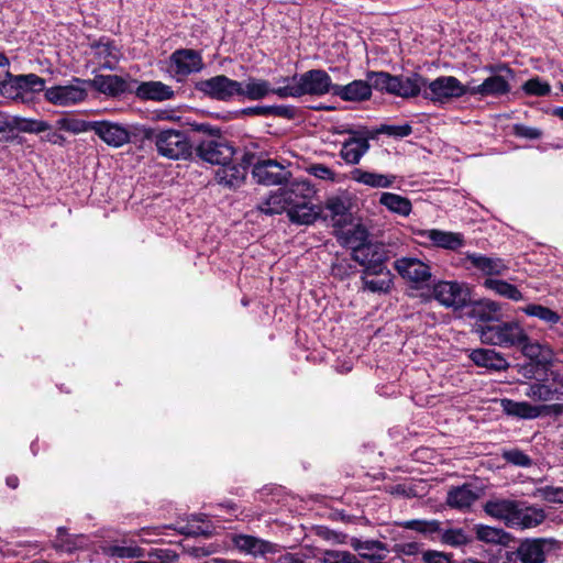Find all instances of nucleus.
<instances>
[{
    "instance_id": "46",
    "label": "nucleus",
    "mask_w": 563,
    "mask_h": 563,
    "mask_svg": "<svg viewBox=\"0 0 563 563\" xmlns=\"http://www.w3.org/2000/svg\"><path fill=\"white\" fill-rule=\"evenodd\" d=\"M522 90L529 96H547L551 91V87L547 81L541 80L539 77L531 78L522 85Z\"/></svg>"
},
{
    "instance_id": "56",
    "label": "nucleus",
    "mask_w": 563,
    "mask_h": 563,
    "mask_svg": "<svg viewBox=\"0 0 563 563\" xmlns=\"http://www.w3.org/2000/svg\"><path fill=\"white\" fill-rule=\"evenodd\" d=\"M353 364V357H351L350 354H340L335 358L333 366L339 373H347L352 369Z\"/></svg>"
},
{
    "instance_id": "1",
    "label": "nucleus",
    "mask_w": 563,
    "mask_h": 563,
    "mask_svg": "<svg viewBox=\"0 0 563 563\" xmlns=\"http://www.w3.org/2000/svg\"><path fill=\"white\" fill-rule=\"evenodd\" d=\"M485 514L509 528L531 529L540 526L545 520V511L542 508L529 505L522 500L493 497L483 505Z\"/></svg>"
},
{
    "instance_id": "24",
    "label": "nucleus",
    "mask_w": 563,
    "mask_h": 563,
    "mask_svg": "<svg viewBox=\"0 0 563 563\" xmlns=\"http://www.w3.org/2000/svg\"><path fill=\"white\" fill-rule=\"evenodd\" d=\"M419 235L430 241L434 246L450 251H456L464 246L463 234L456 232L430 229L421 231Z\"/></svg>"
},
{
    "instance_id": "5",
    "label": "nucleus",
    "mask_w": 563,
    "mask_h": 563,
    "mask_svg": "<svg viewBox=\"0 0 563 563\" xmlns=\"http://www.w3.org/2000/svg\"><path fill=\"white\" fill-rule=\"evenodd\" d=\"M479 338L483 343L501 347L530 346L529 338L517 322H503L494 325L482 327Z\"/></svg>"
},
{
    "instance_id": "17",
    "label": "nucleus",
    "mask_w": 563,
    "mask_h": 563,
    "mask_svg": "<svg viewBox=\"0 0 563 563\" xmlns=\"http://www.w3.org/2000/svg\"><path fill=\"white\" fill-rule=\"evenodd\" d=\"M45 80L35 74L11 76L3 85V93L15 99L23 97L25 92L45 91Z\"/></svg>"
},
{
    "instance_id": "4",
    "label": "nucleus",
    "mask_w": 563,
    "mask_h": 563,
    "mask_svg": "<svg viewBox=\"0 0 563 563\" xmlns=\"http://www.w3.org/2000/svg\"><path fill=\"white\" fill-rule=\"evenodd\" d=\"M146 139L154 142L157 153L169 159H186L192 153V144L186 131L175 129L148 130Z\"/></svg>"
},
{
    "instance_id": "13",
    "label": "nucleus",
    "mask_w": 563,
    "mask_h": 563,
    "mask_svg": "<svg viewBox=\"0 0 563 563\" xmlns=\"http://www.w3.org/2000/svg\"><path fill=\"white\" fill-rule=\"evenodd\" d=\"M92 132L111 147H122L131 141L126 124L112 121H92Z\"/></svg>"
},
{
    "instance_id": "54",
    "label": "nucleus",
    "mask_w": 563,
    "mask_h": 563,
    "mask_svg": "<svg viewBox=\"0 0 563 563\" xmlns=\"http://www.w3.org/2000/svg\"><path fill=\"white\" fill-rule=\"evenodd\" d=\"M241 112L245 115L267 117L272 114H280L282 108L276 106H255L245 108Z\"/></svg>"
},
{
    "instance_id": "43",
    "label": "nucleus",
    "mask_w": 563,
    "mask_h": 563,
    "mask_svg": "<svg viewBox=\"0 0 563 563\" xmlns=\"http://www.w3.org/2000/svg\"><path fill=\"white\" fill-rule=\"evenodd\" d=\"M55 125L57 129L69 132L71 134H80L87 131H92V122H87L71 115H65L57 119Z\"/></svg>"
},
{
    "instance_id": "36",
    "label": "nucleus",
    "mask_w": 563,
    "mask_h": 563,
    "mask_svg": "<svg viewBox=\"0 0 563 563\" xmlns=\"http://www.w3.org/2000/svg\"><path fill=\"white\" fill-rule=\"evenodd\" d=\"M351 547L358 552V554L369 560H382L385 558L387 551L386 545L377 540H361L353 538Z\"/></svg>"
},
{
    "instance_id": "23",
    "label": "nucleus",
    "mask_w": 563,
    "mask_h": 563,
    "mask_svg": "<svg viewBox=\"0 0 563 563\" xmlns=\"http://www.w3.org/2000/svg\"><path fill=\"white\" fill-rule=\"evenodd\" d=\"M87 81L88 88L91 87L109 97H118L129 91L128 81L118 75H96Z\"/></svg>"
},
{
    "instance_id": "27",
    "label": "nucleus",
    "mask_w": 563,
    "mask_h": 563,
    "mask_svg": "<svg viewBox=\"0 0 563 563\" xmlns=\"http://www.w3.org/2000/svg\"><path fill=\"white\" fill-rule=\"evenodd\" d=\"M479 498L478 492L471 484L451 487L446 495V505L451 508L464 510Z\"/></svg>"
},
{
    "instance_id": "41",
    "label": "nucleus",
    "mask_w": 563,
    "mask_h": 563,
    "mask_svg": "<svg viewBox=\"0 0 563 563\" xmlns=\"http://www.w3.org/2000/svg\"><path fill=\"white\" fill-rule=\"evenodd\" d=\"M484 286L487 289L495 291L497 295L507 299L519 301L522 299L521 291L512 284H509L501 279L487 278L484 282Z\"/></svg>"
},
{
    "instance_id": "58",
    "label": "nucleus",
    "mask_w": 563,
    "mask_h": 563,
    "mask_svg": "<svg viewBox=\"0 0 563 563\" xmlns=\"http://www.w3.org/2000/svg\"><path fill=\"white\" fill-rule=\"evenodd\" d=\"M386 132L389 135H393V136L405 137V136H408V135L411 134L412 129L408 124H405V125H389V126H387Z\"/></svg>"
},
{
    "instance_id": "16",
    "label": "nucleus",
    "mask_w": 563,
    "mask_h": 563,
    "mask_svg": "<svg viewBox=\"0 0 563 563\" xmlns=\"http://www.w3.org/2000/svg\"><path fill=\"white\" fill-rule=\"evenodd\" d=\"M253 153H245L242 158L243 165L233 164L231 161L220 165L216 172L217 181L229 188L239 187L243 184L246 168L253 164Z\"/></svg>"
},
{
    "instance_id": "8",
    "label": "nucleus",
    "mask_w": 563,
    "mask_h": 563,
    "mask_svg": "<svg viewBox=\"0 0 563 563\" xmlns=\"http://www.w3.org/2000/svg\"><path fill=\"white\" fill-rule=\"evenodd\" d=\"M352 258L362 266V274H371L388 269L387 263L391 258V251L383 243L368 242L355 250Z\"/></svg>"
},
{
    "instance_id": "62",
    "label": "nucleus",
    "mask_w": 563,
    "mask_h": 563,
    "mask_svg": "<svg viewBox=\"0 0 563 563\" xmlns=\"http://www.w3.org/2000/svg\"><path fill=\"white\" fill-rule=\"evenodd\" d=\"M278 563H306L303 559H301L297 554L285 553L279 556Z\"/></svg>"
},
{
    "instance_id": "35",
    "label": "nucleus",
    "mask_w": 563,
    "mask_h": 563,
    "mask_svg": "<svg viewBox=\"0 0 563 563\" xmlns=\"http://www.w3.org/2000/svg\"><path fill=\"white\" fill-rule=\"evenodd\" d=\"M285 187L278 188L277 190L271 191L262 201L257 205V209L267 216L280 214L284 211L287 212Z\"/></svg>"
},
{
    "instance_id": "32",
    "label": "nucleus",
    "mask_w": 563,
    "mask_h": 563,
    "mask_svg": "<svg viewBox=\"0 0 563 563\" xmlns=\"http://www.w3.org/2000/svg\"><path fill=\"white\" fill-rule=\"evenodd\" d=\"M241 89L238 97H244L249 100H261L271 93L276 95L277 88H273L269 81L261 78L251 77L241 81Z\"/></svg>"
},
{
    "instance_id": "12",
    "label": "nucleus",
    "mask_w": 563,
    "mask_h": 563,
    "mask_svg": "<svg viewBox=\"0 0 563 563\" xmlns=\"http://www.w3.org/2000/svg\"><path fill=\"white\" fill-rule=\"evenodd\" d=\"M428 90L424 91L427 98L437 102H444L454 98H460L466 93L470 95V87L464 86L454 76H441L427 82Z\"/></svg>"
},
{
    "instance_id": "26",
    "label": "nucleus",
    "mask_w": 563,
    "mask_h": 563,
    "mask_svg": "<svg viewBox=\"0 0 563 563\" xmlns=\"http://www.w3.org/2000/svg\"><path fill=\"white\" fill-rule=\"evenodd\" d=\"M350 178L355 183L371 188H393L397 176L393 174H380L364 170L362 168H354L350 173Z\"/></svg>"
},
{
    "instance_id": "52",
    "label": "nucleus",
    "mask_w": 563,
    "mask_h": 563,
    "mask_svg": "<svg viewBox=\"0 0 563 563\" xmlns=\"http://www.w3.org/2000/svg\"><path fill=\"white\" fill-rule=\"evenodd\" d=\"M175 555L172 551L157 549L151 552L145 560L136 561L134 563H174Z\"/></svg>"
},
{
    "instance_id": "28",
    "label": "nucleus",
    "mask_w": 563,
    "mask_h": 563,
    "mask_svg": "<svg viewBox=\"0 0 563 563\" xmlns=\"http://www.w3.org/2000/svg\"><path fill=\"white\" fill-rule=\"evenodd\" d=\"M135 95L142 100L166 101L175 96L173 88L162 81H143L135 89Z\"/></svg>"
},
{
    "instance_id": "30",
    "label": "nucleus",
    "mask_w": 563,
    "mask_h": 563,
    "mask_svg": "<svg viewBox=\"0 0 563 563\" xmlns=\"http://www.w3.org/2000/svg\"><path fill=\"white\" fill-rule=\"evenodd\" d=\"M361 280L363 284V290L373 294H388L394 284V275L389 269L382 272L362 274Z\"/></svg>"
},
{
    "instance_id": "3",
    "label": "nucleus",
    "mask_w": 563,
    "mask_h": 563,
    "mask_svg": "<svg viewBox=\"0 0 563 563\" xmlns=\"http://www.w3.org/2000/svg\"><path fill=\"white\" fill-rule=\"evenodd\" d=\"M283 82H287L283 87H278L276 95L279 98H298L303 95L323 96L329 92L332 93L331 77L327 71L321 69H311L299 77L294 76L292 78H284Z\"/></svg>"
},
{
    "instance_id": "22",
    "label": "nucleus",
    "mask_w": 563,
    "mask_h": 563,
    "mask_svg": "<svg viewBox=\"0 0 563 563\" xmlns=\"http://www.w3.org/2000/svg\"><path fill=\"white\" fill-rule=\"evenodd\" d=\"M332 95L344 101L361 102L372 96V86L367 80H353L347 85H336L332 88Z\"/></svg>"
},
{
    "instance_id": "47",
    "label": "nucleus",
    "mask_w": 563,
    "mask_h": 563,
    "mask_svg": "<svg viewBox=\"0 0 563 563\" xmlns=\"http://www.w3.org/2000/svg\"><path fill=\"white\" fill-rule=\"evenodd\" d=\"M501 456L507 463L520 467H530L533 463L531 457L519 449L506 450Z\"/></svg>"
},
{
    "instance_id": "9",
    "label": "nucleus",
    "mask_w": 563,
    "mask_h": 563,
    "mask_svg": "<svg viewBox=\"0 0 563 563\" xmlns=\"http://www.w3.org/2000/svg\"><path fill=\"white\" fill-rule=\"evenodd\" d=\"M241 81L231 79L224 75L199 80L196 89L211 99L218 101H230L238 97L241 89Z\"/></svg>"
},
{
    "instance_id": "33",
    "label": "nucleus",
    "mask_w": 563,
    "mask_h": 563,
    "mask_svg": "<svg viewBox=\"0 0 563 563\" xmlns=\"http://www.w3.org/2000/svg\"><path fill=\"white\" fill-rule=\"evenodd\" d=\"M369 142L365 137H351L343 142L340 156L349 165H356L368 152Z\"/></svg>"
},
{
    "instance_id": "39",
    "label": "nucleus",
    "mask_w": 563,
    "mask_h": 563,
    "mask_svg": "<svg viewBox=\"0 0 563 563\" xmlns=\"http://www.w3.org/2000/svg\"><path fill=\"white\" fill-rule=\"evenodd\" d=\"M106 554L118 559H135L144 554V549L139 547L134 541L122 540L106 548Z\"/></svg>"
},
{
    "instance_id": "61",
    "label": "nucleus",
    "mask_w": 563,
    "mask_h": 563,
    "mask_svg": "<svg viewBox=\"0 0 563 563\" xmlns=\"http://www.w3.org/2000/svg\"><path fill=\"white\" fill-rule=\"evenodd\" d=\"M27 132L41 133L49 130V124L42 120L30 121L24 128Z\"/></svg>"
},
{
    "instance_id": "18",
    "label": "nucleus",
    "mask_w": 563,
    "mask_h": 563,
    "mask_svg": "<svg viewBox=\"0 0 563 563\" xmlns=\"http://www.w3.org/2000/svg\"><path fill=\"white\" fill-rule=\"evenodd\" d=\"M506 75H494L486 78L481 85L470 87V95L481 97H499L510 91L509 79L514 77L512 70L503 67Z\"/></svg>"
},
{
    "instance_id": "19",
    "label": "nucleus",
    "mask_w": 563,
    "mask_h": 563,
    "mask_svg": "<svg viewBox=\"0 0 563 563\" xmlns=\"http://www.w3.org/2000/svg\"><path fill=\"white\" fill-rule=\"evenodd\" d=\"M395 269L409 282L421 285L431 278L430 267L415 257H401L395 262Z\"/></svg>"
},
{
    "instance_id": "10",
    "label": "nucleus",
    "mask_w": 563,
    "mask_h": 563,
    "mask_svg": "<svg viewBox=\"0 0 563 563\" xmlns=\"http://www.w3.org/2000/svg\"><path fill=\"white\" fill-rule=\"evenodd\" d=\"M252 165L253 178L265 186L286 185L292 176L287 166L276 159H258Z\"/></svg>"
},
{
    "instance_id": "50",
    "label": "nucleus",
    "mask_w": 563,
    "mask_h": 563,
    "mask_svg": "<svg viewBox=\"0 0 563 563\" xmlns=\"http://www.w3.org/2000/svg\"><path fill=\"white\" fill-rule=\"evenodd\" d=\"M325 563H361L356 556L346 551H327L324 553Z\"/></svg>"
},
{
    "instance_id": "40",
    "label": "nucleus",
    "mask_w": 563,
    "mask_h": 563,
    "mask_svg": "<svg viewBox=\"0 0 563 563\" xmlns=\"http://www.w3.org/2000/svg\"><path fill=\"white\" fill-rule=\"evenodd\" d=\"M476 538L486 543L506 545L511 540V534L504 529L489 526H477Z\"/></svg>"
},
{
    "instance_id": "6",
    "label": "nucleus",
    "mask_w": 563,
    "mask_h": 563,
    "mask_svg": "<svg viewBox=\"0 0 563 563\" xmlns=\"http://www.w3.org/2000/svg\"><path fill=\"white\" fill-rule=\"evenodd\" d=\"M88 97V81L73 78L66 85H56L45 89V99L58 107H71L85 101Z\"/></svg>"
},
{
    "instance_id": "15",
    "label": "nucleus",
    "mask_w": 563,
    "mask_h": 563,
    "mask_svg": "<svg viewBox=\"0 0 563 563\" xmlns=\"http://www.w3.org/2000/svg\"><path fill=\"white\" fill-rule=\"evenodd\" d=\"M435 299L445 307L460 309L470 300L468 289L456 282H439L434 285Z\"/></svg>"
},
{
    "instance_id": "37",
    "label": "nucleus",
    "mask_w": 563,
    "mask_h": 563,
    "mask_svg": "<svg viewBox=\"0 0 563 563\" xmlns=\"http://www.w3.org/2000/svg\"><path fill=\"white\" fill-rule=\"evenodd\" d=\"M379 203L388 211L401 217H408L412 211V205L408 198L393 192H382Z\"/></svg>"
},
{
    "instance_id": "51",
    "label": "nucleus",
    "mask_w": 563,
    "mask_h": 563,
    "mask_svg": "<svg viewBox=\"0 0 563 563\" xmlns=\"http://www.w3.org/2000/svg\"><path fill=\"white\" fill-rule=\"evenodd\" d=\"M325 206L333 217H344L349 210L347 201L338 196L329 198Z\"/></svg>"
},
{
    "instance_id": "48",
    "label": "nucleus",
    "mask_w": 563,
    "mask_h": 563,
    "mask_svg": "<svg viewBox=\"0 0 563 563\" xmlns=\"http://www.w3.org/2000/svg\"><path fill=\"white\" fill-rule=\"evenodd\" d=\"M526 395L533 400L549 401L553 398L554 391L547 385L536 383L529 386Z\"/></svg>"
},
{
    "instance_id": "38",
    "label": "nucleus",
    "mask_w": 563,
    "mask_h": 563,
    "mask_svg": "<svg viewBox=\"0 0 563 563\" xmlns=\"http://www.w3.org/2000/svg\"><path fill=\"white\" fill-rule=\"evenodd\" d=\"M467 260L471 264L486 275H501L506 271V265L500 258L487 257L479 254H470Z\"/></svg>"
},
{
    "instance_id": "31",
    "label": "nucleus",
    "mask_w": 563,
    "mask_h": 563,
    "mask_svg": "<svg viewBox=\"0 0 563 563\" xmlns=\"http://www.w3.org/2000/svg\"><path fill=\"white\" fill-rule=\"evenodd\" d=\"M336 238L339 242L352 250V255L355 254V250L365 246L368 233L366 229L361 224H353L346 228L336 230Z\"/></svg>"
},
{
    "instance_id": "45",
    "label": "nucleus",
    "mask_w": 563,
    "mask_h": 563,
    "mask_svg": "<svg viewBox=\"0 0 563 563\" xmlns=\"http://www.w3.org/2000/svg\"><path fill=\"white\" fill-rule=\"evenodd\" d=\"M521 310L527 316L538 318L549 324H555L560 321V316L555 311L541 305H528Z\"/></svg>"
},
{
    "instance_id": "57",
    "label": "nucleus",
    "mask_w": 563,
    "mask_h": 563,
    "mask_svg": "<svg viewBox=\"0 0 563 563\" xmlns=\"http://www.w3.org/2000/svg\"><path fill=\"white\" fill-rule=\"evenodd\" d=\"M423 563H451L448 555L437 551H426L422 553Z\"/></svg>"
},
{
    "instance_id": "20",
    "label": "nucleus",
    "mask_w": 563,
    "mask_h": 563,
    "mask_svg": "<svg viewBox=\"0 0 563 563\" xmlns=\"http://www.w3.org/2000/svg\"><path fill=\"white\" fill-rule=\"evenodd\" d=\"M198 156L214 165H222L232 159L234 151L227 143L218 140L201 141L197 147Z\"/></svg>"
},
{
    "instance_id": "25",
    "label": "nucleus",
    "mask_w": 563,
    "mask_h": 563,
    "mask_svg": "<svg viewBox=\"0 0 563 563\" xmlns=\"http://www.w3.org/2000/svg\"><path fill=\"white\" fill-rule=\"evenodd\" d=\"M233 544L240 551L254 556L275 553L277 551L276 544L247 534H239L233 537Z\"/></svg>"
},
{
    "instance_id": "60",
    "label": "nucleus",
    "mask_w": 563,
    "mask_h": 563,
    "mask_svg": "<svg viewBox=\"0 0 563 563\" xmlns=\"http://www.w3.org/2000/svg\"><path fill=\"white\" fill-rule=\"evenodd\" d=\"M9 75V60L3 54H0V87L2 92L3 85L7 84Z\"/></svg>"
},
{
    "instance_id": "63",
    "label": "nucleus",
    "mask_w": 563,
    "mask_h": 563,
    "mask_svg": "<svg viewBox=\"0 0 563 563\" xmlns=\"http://www.w3.org/2000/svg\"><path fill=\"white\" fill-rule=\"evenodd\" d=\"M520 561L517 549L515 551H507L498 563H518Z\"/></svg>"
},
{
    "instance_id": "53",
    "label": "nucleus",
    "mask_w": 563,
    "mask_h": 563,
    "mask_svg": "<svg viewBox=\"0 0 563 563\" xmlns=\"http://www.w3.org/2000/svg\"><path fill=\"white\" fill-rule=\"evenodd\" d=\"M394 550L398 555H400L402 558H405V556L416 558L418 555L422 556V553L424 552L421 550L419 543H417V542L395 544Z\"/></svg>"
},
{
    "instance_id": "42",
    "label": "nucleus",
    "mask_w": 563,
    "mask_h": 563,
    "mask_svg": "<svg viewBox=\"0 0 563 563\" xmlns=\"http://www.w3.org/2000/svg\"><path fill=\"white\" fill-rule=\"evenodd\" d=\"M366 79L372 89L394 95L396 76L386 71H368Z\"/></svg>"
},
{
    "instance_id": "29",
    "label": "nucleus",
    "mask_w": 563,
    "mask_h": 563,
    "mask_svg": "<svg viewBox=\"0 0 563 563\" xmlns=\"http://www.w3.org/2000/svg\"><path fill=\"white\" fill-rule=\"evenodd\" d=\"M427 87V79L420 74L412 73L408 76H396L394 95L401 98L417 97Z\"/></svg>"
},
{
    "instance_id": "55",
    "label": "nucleus",
    "mask_w": 563,
    "mask_h": 563,
    "mask_svg": "<svg viewBox=\"0 0 563 563\" xmlns=\"http://www.w3.org/2000/svg\"><path fill=\"white\" fill-rule=\"evenodd\" d=\"M514 130H515V134L517 136L526 137L529 140H537L542 136L541 130H539L537 128H532V126H527L523 124H516Z\"/></svg>"
},
{
    "instance_id": "7",
    "label": "nucleus",
    "mask_w": 563,
    "mask_h": 563,
    "mask_svg": "<svg viewBox=\"0 0 563 563\" xmlns=\"http://www.w3.org/2000/svg\"><path fill=\"white\" fill-rule=\"evenodd\" d=\"M402 527L438 538L442 543L451 547H461L467 544L471 539L466 532L461 529H444L441 522L437 520H409L401 523Z\"/></svg>"
},
{
    "instance_id": "34",
    "label": "nucleus",
    "mask_w": 563,
    "mask_h": 563,
    "mask_svg": "<svg viewBox=\"0 0 563 563\" xmlns=\"http://www.w3.org/2000/svg\"><path fill=\"white\" fill-rule=\"evenodd\" d=\"M501 407L508 416L522 419L538 418L545 409L544 406H532L526 401H515L507 398L501 399Z\"/></svg>"
},
{
    "instance_id": "14",
    "label": "nucleus",
    "mask_w": 563,
    "mask_h": 563,
    "mask_svg": "<svg viewBox=\"0 0 563 563\" xmlns=\"http://www.w3.org/2000/svg\"><path fill=\"white\" fill-rule=\"evenodd\" d=\"M555 541L547 538H527L518 548L520 563H545L547 555L554 548Z\"/></svg>"
},
{
    "instance_id": "44",
    "label": "nucleus",
    "mask_w": 563,
    "mask_h": 563,
    "mask_svg": "<svg viewBox=\"0 0 563 563\" xmlns=\"http://www.w3.org/2000/svg\"><path fill=\"white\" fill-rule=\"evenodd\" d=\"M473 362L488 371L499 372L508 367V362L501 354H470Z\"/></svg>"
},
{
    "instance_id": "11",
    "label": "nucleus",
    "mask_w": 563,
    "mask_h": 563,
    "mask_svg": "<svg viewBox=\"0 0 563 563\" xmlns=\"http://www.w3.org/2000/svg\"><path fill=\"white\" fill-rule=\"evenodd\" d=\"M202 67L201 54L190 48L177 49L169 57L168 70L178 81L200 71Z\"/></svg>"
},
{
    "instance_id": "64",
    "label": "nucleus",
    "mask_w": 563,
    "mask_h": 563,
    "mask_svg": "<svg viewBox=\"0 0 563 563\" xmlns=\"http://www.w3.org/2000/svg\"><path fill=\"white\" fill-rule=\"evenodd\" d=\"M45 140L52 144L63 145L66 139L58 132H49L46 134Z\"/></svg>"
},
{
    "instance_id": "2",
    "label": "nucleus",
    "mask_w": 563,
    "mask_h": 563,
    "mask_svg": "<svg viewBox=\"0 0 563 563\" xmlns=\"http://www.w3.org/2000/svg\"><path fill=\"white\" fill-rule=\"evenodd\" d=\"M285 187L287 216L292 223L309 225L319 217V209L312 202L314 190L307 180L288 181Z\"/></svg>"
},
{
    "instance_id": "49",
    "label": "nucleus",
    "mask_w": 563,
    "mask_h": 563,
    "mask_svg": "<svg viewBox=\"0 0 563 563\" xmlns=\"http://www.w3.org/2000/svg\"><path fill=\"white\" fill-rule=\"evenodd\" d=\"M537 494L547 503L563 504V487L547 485L538 488Z\"/></svg>"
},
{
    "instance_id": "59",
    "label": "nucleus",
    "mask_w": 563,
    "mask_h": 563,
    "mask_svg": "<svg viewBox=\"0 0 563 563\" xmlns=\"http://www.w3.org/2000/svg\"><path fill=\"white\" fill-rule=\"evenodd\" d=\"M312 174L320 179H333L334 173L322 164L313 165L311 167Z\"/></svg>"
},
{
    "instance_id": "21",
    "label": "nucleus",
    "mask_w": 563,
    "mask_h": 563,
    "mask_svg": "<svg viewBox=\"0 0 563 563\" xmlns=\"http://www.w3.org/2000/svg\"><path fill=\"white\" fill-rule=\"evenodd\" d=\"M465 316L481 323L499 322L503 318L501 305L490 299L466 303Z\"/></svg>"
}]
</instances>
